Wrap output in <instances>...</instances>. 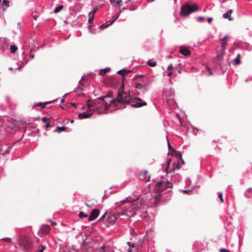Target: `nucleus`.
<instances>
[{
    "label": "nucleus",
    "mask_w": 252,
    "mask_h": 252,
    "mask_svg": "<svg viewBox=\"0 0 252 252\" xmlns=\"http://www.w3.org/2000/svg\"><path fill=\"white\" fill-rule=\"evenodd\" d=\"M126 203H128V205L126 206V208L123 210L122 214L126 215L129 217L134 215L136 214V212L140 209L142 206L141 201L139 199H136L132 202H130L129 200H128L127 199L118 203V205L119 207H121V206Z\"/></svg>",
    "instance_id": "1"
},
{
    "label": "nucleus",
    "mask_w": 252,
    "mask_h": 252,
    "mask_svg": "<svg viewBox=\"0 0 252 252\" xmlns=\"http://www.w3.org/2000/svg\"><path fill=\"white\" fill-rule=\"evenodd\" d=\"M18 243L20 248L24 252H29L32 248V242L27 236H20Z\"/></svg>",
    "instance_id": "2"
},
{
    "label": "nucleus",
    "mask_w": 252,
    "mask_h": 252,
    "mask_svg": "<svg viewBox=\"0 0 252 252\" xmlns=\"http://www.w3.org/2000/svg\"><path fill=\"white\" fill-rule=\"evenodd\" d=\"M131 100V96L129 92L126 93L123 92L121 93L120 96L119 97V94H118L117 98L111 100L110 105H115L116 102H119L122 104H127L130 103Z\"/></svg>",
    "instance_id": "3"
},
{
    "label": "nucleus",
    "mask_w": 252,
    "mask_h": 252,
    "mask_svg": "<svg viewBox=\"0 0 252 252\" xmlns=\"http://www.w3.org/2000/svg\"><path fill=\"white\" fill-rule=\"evenodd\" d=\"M198 10V6L196 4L190 5L189 3H186L181 8L180 15L182 17H186L192 12Z\"/></svg>",
    "instance_id": "4"
},
{
    "label": "nucleus",
    "mask_w": 252,
    "mask_h": 252,
    "mask_svg": "<svg viewBox=\"0 0 252 252\" xmlns=\"http://www.w3.org/2000/svg\"><path fill=\"white\" fill-rule=\"evenodd\" d=\"M98 100V99L94 100L89 99L87 101V106L90 111H98L99 107L97 106Z\"/></svg>",
    "instance_id": "5"
},
{
    "label": "nucleus",
    "mask_w": 252,
    "mask_h": 252,
    "mask_svg": "<svg viewBox=\"0 0 252 252\" xmlns=\"http://www.w3.org/2000/svg\"><path fill=\"white\" fill-rule=\"evenodd\" d=\"M166 188L167 187L165 186V182L161 181L156 184L155 190L156 192L161 193V192Z\"/></svg>",
    "instance_id": "6"
},
{
    "label": "nucleus",
    "mask_w": 252,
    "mask_h": 252,
    "mask_svg": "<svg viewBox=\"0 0 252 252\" xmlns=\"http://www.w3.org/2000/svg\"><path fill=\"white\" fill-rule=\"evenodd\" d=\"M225 53V50H221L220 52H218L217 55L214 59V62L219 64H220V63L221 62L223 59V57Z\"/></svg>",
    "instance_id": "7"
},
{
    "label": "nucleus",
    "mask_w": 252,
    "mask_h": 252,
    "mask_svg": "<svg viewBox=\"0 0 252 252\" xmlns=\"http://www.w3.org/2000/svg\"><path fill=\"white\" fill-rule=\"evenodd\" d=\"M135 100H137L138 101L135 102L134 104H132L131 105V107L133 108H138L141 107L142 106H144L147 105V103L144 101H143L140 98H135Z\"/></svg>",
    "instance_id": "8"
},
{
    "label": "nucleus",
    "mask_w": 252,
    "mask_h": 252,
    "mask_svg": "<svg viewBox=\"0 0 252 252\" xmlns=\"http://www.w3.org/2000/svg\"><path fill=\"white\" fill-rule=\"evenodd\" d=\"M122 11V10H120L119 13H118V14L117 15L116 17H115V18L112 17L113 19L112 20H110L109 21L107 22L106 23L103 24V25H101L100 26V29H101V30H103V29L106 28L107 27H108L109 26L112 24L116 21V20L119 17L120 13H121Z\"/></svg>",
    "instance_id": "9"
},
{
    "label": "nucleus",
    "mask_w": 252,
    "mask_h": 252,
    "mask_svg": "<svg viewBox=\"0 0 252 252\" xmlns=\"http://www.w3.org/2000/svg\"><path fill=\"white\" fill-rule=\"evenodd\" d=\"M168 148H169V150L172 152L171 153V155H172L173 153L175 154H176V156L177 157H179V159L181 160L183 163V164H184V161L183 160V159H182V155L180 153V152H178L176 150H175L172 147V146L171 145L170 142L168 141Z\"/></svg>",
    "instance_id": "10"
},
{
    "label": "nucleus",
    "mask_w": 252,
    "mask_h": 252,
    "mask_svg": "<svg viewBox=\"0 0 252 252\" xmlns=\"http://www.w3.org/2000/svg\"><path fill=\"white\" fill-rule=\"evenodd\" d=\"M99 214V211L97 209H94L91 212L90 216L88 219L89 221H92L97 218Z\"/></svg>",
    "instance_id": "11"
},
{
    "label": "nucleus",
    "mask_w": 252,
    "mask_h": 252,
    "mask_svg": "<svg viewBox=\"0 0 252 252\" xmlns=\"http://www.w3.org/2000/svg\"><path fill=\"white\" fill-rule=\"evenodd\" d=\"M228 40V36L226 35L223 38H220V44L222 47L221 50H225L226 49V46L227 45V42Z\"/></svg>",
    "instance_id": "12"
},
{
    "label": "nucleus",
    "mask_w": 252,
    "mask_h": 252,
    "mask_svg": "<svg viewBox=\"0 0 252 252\" xmlns=\"http://www.w3.org/2000/svg\"><path fill=\"white\" fill-rule=\"evenodd\" d=\"M148 83L147 82L137 83L135 88L138 89H142L144 91H147L148 90Z\"/></svg>",
    "instance_id": "13"
},
{
    "label": "nucleus",
    "mask_w": 252,
    "mask_h": 252,
    "mask_svg": "<svg viewBox=\"0 0 252 252\" xmlns=\"http://www.w3.org/2000/svg\"><path fill=\"white\" fill-rule=\"evenodd\" d=\"M180 53L186 56H189L191 54L190 51L188 48L182 46L180 48Z\"/></svg>",
    "instance_id": "14"
},
{
    "label": "nucleus",
    "mask_w": 252,
    "mask_h": 252,
    "mask_svg": "<svg viewBox=\"0 0 252 252\" xmlns=\"http://www.w3.org/2000/svg\"><path fill=\"white\" fill-rule=\"evenodd\" d=\"M155 195L154 196V204L156 206H158L160 201V199L161 196V193L159 192L155 193Z\"/></svg>",
    "instance_id": "15"
},
{
    "label": "nucleus",
    "mask_w": 252,
    "mask_h": 252,
    "mask_svg": "<svg viewBox=\"0 0 252 252\" xmlns=\"http://www.w3.org/2000/svg\"><path fill=\"white\" fill-rule=\"evenodd\" d=\"M233 10L230 9L226 13L223 14V17L225 19H228L229 21H232L233 18L231 16V14L233 13Z\"/></svg>",
    "instance_id": "16"
},
{
    "label": "nucleus",
    "mask_w": 252,
    "mask_h": 252,
    "mask_svg": "<svg viewBox=\"0 0 252 252\" xmlns=\"http://www.w3.org/2000/svg\"><path fill=\"white\" fill-rule=\"evenodd\" d=\"M42 233L47 234L50 231V227L47 224L43 225L40 229Z\"/></svg>",
    "instance_id": "17"
},
{
    "label": "nucleus",
    "mask_w": 252,
    "mask_h": 252,
    "mask_svg": "<svg viewBox=\"0 0 252 252\" xmlns=\"http://www.w3.org/2000/svg\"><path fill=\"white\" fill-rule=\"evenodd\" d=\"M9 1L7 0H3L2 3L0 4L1 6L4 11L6 10V8L9 6Z\"/></svg>",
    "instance_id": "18"
},
{
    "label": "nucleus",
    "mask_w": 252,
    "mask_h": 252,
    "mask_svg": "<svg viewBox=\"0 0 252 252\" xmlns=\"http://www.w3.org/2000/svg\"><path fill=\"white\" fill-rule=\"evenodd\" d=\"M96 203V201L94 199H90L88 200L87 202L85 203L86 205L89 207V208H92L94 207L95 203Z\"/></svg>",
    "instance_id": "19"
},
{
    "label": "nucleus",
    "mask_w": 252,
    "mask_h": 252,
    "mask_svg": "<svg viewBox=\"0 0 252 252\" xmlns=\"http://www.w3.org/2000/svg\"><path fill=\"white\" fill-rule=\"evenodd\" d=\"M92 114H88L86 112H83L82 113H80L78 114V119H83L85 118H88L91 117Z\"/></svg>",
    "instance_id": "20"
},
{
    "label": "nucleus",
    "mask_w": 252,
    "mask_h": 252,
    "mask_svg": "<svg viewBox=\"0 0 252 252\" xmlns=\"http://www.w3.org/2000/svg\"><path fill=\"white\" fill-rule=\"evenodd\" d=\"M120 213L117 214V215H111L108 217V219L109 220L110 222H114L116 219L120 217Z\"/></svg>",
    "instance_id": "21"
},
{
    "label": "nucleus",
    "mask_w": 252,
    "mask_h": 252,
    "mask_svg": "<svg viewBox=\"0 0 252 252\" xmlns=\"http://www.w3.org/2000/svg\"><path fill=\"white\" fill-rule=\"evenodd\" d=\"M110 1L114 6H116L117 4L121 5L123 2L122 0H110Z\"/></svg>",
    "instance_id": "22"
},
{
    "label": "nucleus",
    "mask_w": 252,
    "mask_h": 252,
    "mask_svg": "<svg viewBox=\"0 0 252 252\" xmlns=\"http://www.w3.org/2000/svg\"><path fill=\"white\" fill-rule=\"evenodd\" d=\"M99 252H113L110 249L106 247V246H102L99 250Z\"/></svg>",
    "instance_id": "23"
},
{
    "label": "nucleus",
    "mask_w": 252,
    "mask_h": 252,
    "mask_svg": "<svg viewBox=\"0 0 252 252\" xmlns=\"http://www.w3.org/2000/svg\"><path fill=\"white\" fill-rule=\"evenodd\" d=\"M130 72V71H129L128 70L122 69V70H120L118 71L117 72V73L120 74V75H121L123 76V78L124 75H125L126 74H128Z\"/></svg>",
    "instance_id": "24"
},
{
    "label": "nucleus",
    "mask_w": 252,
    "mask_h": 252,
    "mask_svg": "<svg viewBox=\"0 0 252 252\" xmlns=\"http://www.w3.org/2000/svg\"><path fill=\"white\" fill-rule=\"evenodd\" d=\"M124 80H125V78H124V77H123V79H122L123 83H122L121 87L119 88L118 92V94H119V97L120 96L121 93L125 92L124 91V87H125L124 84Z\"/></svg>",
    "instance_id": "25"
},
{
    "label": "nucleus",
    "mask_w": 252,
    "mask_h": 252,
    "mask_svg": "<svg viewBox=\"0 0 252 252\" xmlns=\"http://www.w3.org/2000/svg\"><path fill=\"white\" fill-rule=\"evenodd\" d=\"M110 70V68L107 67L104 69H102L100 70L99 74L101 76L104 75L106 73L108 72Z\"/></svg>",
    "instance_id": "26"
},
{
    "label": "nucleus",
    "mask_w": 252,
    "mask_h": 252,
    "mask_svg": "<svg viewBox=\"0 0 252 252\" xmlns=\"http://www.w3.org/2000/svg\"><path fill=\"white\" fill-rule=\"evenodd\" d=\"M148 172L147 171H143L141 172L140 174V178L141 180H143L145 179V177L148 175Z\"/></svg>",
    "instance_id": "27"
},
{
    "label": "nucleus",
    "mask_w": 252,
    "mask_h": 252,
    "mask_svg": "<svg viewBox=\"0 0 252 252\" xmlns=\"http://www.w3.org/2000/svg\"><path fill=\"white\" fill-rule=\"evenodd\" d=\"M241 55L240 54L237 55V57L234 60L233 64L238 65L240 63Z\"/></svg>",
    "instance_id": "28"
},
{
    "label": "nucleus",
    "mask_w": 252,
    "mask_h": 252,
    "mask_svg": "<svg viewBox=\"0 0 252 252\" xmlns=\"http://www.w3.org/2000/svg\"><path fill=\"white\" fill-rule=\"evenodd\" d=\"M251 194H252V188H250L245 192V195L247 197H250Z\"/></svg>",
    "instance_id": "29"
},
{
    "label": "nucleus",
    "mask_w": 252,
    "mask_h": 252,
    "mask_svg": "<svg viewBox=\"0 0 252 252\" xmlns=\"http://www.w3.org/2000/svg\"><path fill=\"white\" fill-rule=\"evenodd\" d=\"M167 162V167H166V171L167 173H168L171 172V171H169V165L170 164V162H171V158H168Z\"/></svg>",
    "instance_id": "30"
},
{
    "label": "nucleus",
    "mask_w": 252,
    "mask_h": 252,
    "mask_svg": "<svg viewBox=\"0 0 252 252\" xmlns=\"http://www.w3.org/2000/svg\"><path fill=\"white\" fill-rule=\"evenodd\" d=\"M63 5H59V6L57 7L55 10H54V12L55 13H58L60 11H61L63 9Z\"/></svg>",
    "instance_id": "31"
},
{
    "label": "nucleus",
    "mask_w": 252,
    "mask_h": 252,
    "mask_svg": "<svg viewBox=\"0 0 252 252\" xmlns=\"http://www.w3.org/2000/svg\"><path fill=\"white\" fill-rule=\"evenodd\" d=\"M10 49L11 53H14L17 51V47L15 45H11Z\"/></svg>",
    "instance_id": "32"
},
{
    "label": "nucleus",
    "mask_w": 252,
    "mask_h": 252,
    "mask_svg": "<svg viewBox=\"0 0 252 252\" xmlns=\"http://www.w3.org/2000/svg\"><path fill=\"white\" fill-rule=\"evenodd\" d=\"M147 64L149 66H152V67H154L157 65V63H156V62H155V61L152 62L151 61H148L147 62Z\"/></svg>",
    "instance_id": "33"
},
{
    "label": "nucleus",
    "mask_w": 252,
    "mask_h": 252,
    "mask_svg": "<svg viewBox=\"0 0 252 252\" xmlns=\"http://www.w3.org/2000/svg\"><path fill=\"white\" fill-rule=\"evenodd\" d=\"M107 97H110V94H109L107 96H103V97H99L98 98V99H100V100H102L103 101H104V106L105 107V108H106L107 107V103L104 100V99L106 98Z\"/></svg>",
    "instance_id": "34"
},
{
    "label": "nucleus",
    "mask_w": 252,
    "mask_h": 252,
    "mask_svg": "<svg viewBox=\"0 0 252 252\" xmlns=\"http://www.w3.org/2000/svg\"><path fill=\"white\" fill-rule=\"evenodd\" d=\"M173 164V168L171 170V171H174L176 169H178L180 168V166L179 165L178 163H177L176 162H174Z\"/></svg>",
    "instance_id": "35"
},
{
    "label": "nucleus",
    "mask_w": 252,
    "mask_h": 252,
    "mask_svg": "<svg viewBox=\"0 0 252 252\" xmlns=\"http://www.w3.org/2000/svg\"><path fill=\"white\" fill-rule=\"evenodd\" d=\"M50 102H46V103H41L37 104V106H40L42 108H44L46 107V105L49 103Z\"/></svg>",
    "instance_id": "36"
},
{
    "label": "nucleus",
    "mask_w": 252,
    "mask_h": 252,
    "mask_svg": "<svg viewBox=\"0 0 252 252\" xmlns=\"http://www.w3.org/2000/svg\"><path fill=\"white\" fill-rule=\"evenodd\" d=\"M79 216L81 218H85L87 217V215L85 214L83 212H80Z\"/></svg>",
    "instance_id": "37"
},
{
    "label": "nucleus",
    "mask_w": 252,
    "mask_h": 252,
    "mask_svg": "<svg viewBox=\"0 0 252 252\" xmlns=\"http://www.w3.org/2000/svg\"><path fill=\"white\" fill-rule=\"evenodd\" d=\"M97 9H98V8L97 7L94 8L93 10L90 13L89 15H94V14L96 12Z\"/></svg>",
    "instance_id": "38"
},
{
    "label": "nucleus",
    "mask_w": 252,
    "mask_h": 252,
    "mask_svg": "<svg viewBox=\"0 0 252 252\" xmlns=\"http://www.w3.org/2000/svg\"><path fill=\"white\" fill-rule=\"evenodd\" d=\"M206 69L207 70L209 75H213L212 71L211 69L208 66H207L206 67Z\"/></svg>",
    "instance_id": "39"
},
{
    "label": "nucleus",
    "mask_w": 252,
    "mask_h": 252,
    "mask_svg": "<svg viewBox=\"0 0 252 252\" xmlns=\"http://www.w3.org/2000/svg\"><path fill=\"white\" fill-rule=\"evenodd\" d=\"M66 129V127L63 126H58L56 130V131H64Z\"/></svg>",
    "instance_id": "40"
},
{
    "label": "nucleus",
    "mask_w": 252,
    "mask_h": 252,
    "mask_svg": "<svg viewBox=\"0 0 252 252\" xmlns=\"http://www.w3.org/2000/svg\"><path fill=\"white\" fill-rule=\"evenodd\" d=\"M165 186L167 187V188H172V185L171 183L168 182L165 183Z\"/></svg>",
    "instance_id": "41"
},
{
    "label": "nucleus",
    "mask_w": 252,
    "mask_h": 252,
    "mask_svg": "<svg viewBox=\"0 0 252 252\" xmlns=\"http://www.w3.org/2000/svg\"><path fill=\"white\" fill-rule=\"evenodd\" d=\"M219 198L220 199L221 202L222 203L224 202V200L222 196V194L221 193H219Z\"/></svg>",
    "instance_id": "42"
},
{
    "label": "nucleus",
    "mask_w": 252,
    "mask_h": 252,
    "mask_svg": "<svg viewBox=\"0 0 252 252\" xmlns=\"http://www.w3.org/2000/svg\"><path fill=\"white\" fill-rule=\"evenodd\" d=\"M89 16H90V17H89L88 21L90 23H91L94 20V15H89Z\"/></svg>",
    "instance_id": "43"
},
{
    "label": "nucleus",
    "mask_w": 252,
    "mask_h": 252,
    "mask_svg": "<svg viewBox=\"0 0 252 252\" xmlns=\"http://www.w3.org/2000/svg\"><path fill=\"white\" fill-rule=\"evenodd\" d=\"M127 245L130 248H134L135 247V245L134 244H131L130 242H127Z\"/></svg>",
    "instance_id": "44"
},
{
    "label": "nucleus",
    "mask_w": 252,
    "mask_h": 252,
    "mask_svg": "<svg viewBox=\"0 0 252 252\" xmlns=\"http://www.w3.org/2000/svg\"><path fill=\"white\" fill-rule=\"evenodd\" d=\"M220 252H230L229 251H228L224 248L221 249L220 250Z\"/></svg>",
    "instance_id": "45"
},
{
    "label": "nucleus",
    "mask_w": 252,
    "mask_h": 252,
    "mask_svg": "<svg viewBox=\"0 0 252 252\" xmlns=\"http://www.w3.org/2000/svg\"><path fill=\"white\" fill-rule=\"evenodd\" d=\"M42 120L44 122H47L48 123V121H49V119L48 118H47L46 117H43L42 118Z\"/></svg>",
    "instance_id": "46"
},
{
    "label": "nucleus",
    "mask_w": 252,
    "mask_h": 252,
    "mask_svg": "<svg viewBox=\"0 0 252 252\" xmlns=\"http://www.w3.org/2000/svg\"><path fill=\"white\" fill-rule=\"evenodd\" d=\"M167 69H168V70H173V65H172V64H170V65L168 67Z\"/></svg>",
    "instance_id": "47"
},
{
    "label": "nucleus",
    "mask_w": 252,
    "mask_h": 252,
    "mask_svg": "<svg viewBox=\"0 0 252 252\" xmlns=\"http://www.w3.org/2000/svg\"><path fill=\"white\" fill-rule=\"evenodd\" d=\"M2 240L8 242H11V239L10 238H4V239H2Z\"/></svg>",
    "instance_id": "48"
},
{
    "label": "nucleus",
    "mask_w": 252,
    "mask_h": 252,
    "mask_svg": "<svg viewBox=\"0 0 252 252\" xmlns=\"http://www.w3.org/2000/svg\"><path fill=\"white\" fill-rule=\"evenodd\" d=\"M204 19V17H202V16H200V17H198V20L199 21L201 22L202 21H203V20Z\"/></svg>",
    "instance_id": "49"
},
{
    "label": "nucleus",
    "mask_w": 252,
    "mask_h": 252,
    "mask_svg": "<svg viewBox=\"0 0 252 252\" xmlns=\"http://www.w3.org/2000/svg\"><path fill=\"white\" fill-rule=\"evenodd\" d=\"M183 191L185 193H188L191 192V190H184Z\"/></svg>",
    "instance_id": "50"
},
{
    "label": "nucleus",
    "mask_w": 252,
    "mask_h": 252,
    "mask_svg": "<svg viewBox=\"0 0 252 252\" xmlns=\"http://www.w3.org/2000/svg\"><path fill=\"white\" fill-rule=\"evenodd\" d=\"M106 216V213H105V214H104V215L101 217V218H100V220H103V219L104 218H105Z\"/></svg>",
    "instance_id": "51"
},
{
    "label": "nucleus",
    "mask_w": 252,
    "mask_h": 252,
    "mask_svg": "<svg viewBox=\"0 0 252 252\" xmlns=\"http://www.w3.org/2000/svg\"><path fill=\"white\" fill-rule=\"evenodd\" d=\"M50 126H51V125H50L49 122L47 123L46 125H45L46 128L49 127Z\"/></svg>",
    "instance_id": "52"
},
{
    "label": "nucleus",
    "mask_w": 252,
    "mask_h": 252,
    "mask_svg": "<svg viewBox=\"0 0 252 252\" xmlns=\"http://www.w3.org/2000/svg\"><path fill=\"white\" fill-rule=\"evenodd\" d=\"M50 221L51 222V224L53 226H55L57 224L56 222H55L52 220H50Z\"/></svg>",
    "instance_id": "53"
},
{
    "label": "nucleus",
    "mask_w": 252,
    "mask_h": 252,
    "mask_svg": "<svg viewBox=\"0 0 252 252\" xmlns=\"http://www.w3.org/2000/svg\"><path fill=\"white\" fill-rule=\"evenodd\" d=\"M212 21H213V18H209L208 19V22L209 23H211Z\"/></svg>",
    "instance_id": "54"
},
{
    "label": "nucleus",
    "mask_w": 252,
    "mask_h": 252,
    "mask_svg": "<svg viewBox=\"0 0 252 252\" xmlns=\"http://www.w3.org/2000/svg\"><path fill=\"white\" fill-rule=\"evenodd\" d=\"M41 249L42 250L44 251L45 249V246H41Z\"/></svg>",
    "instance_id": "55"
},
{
    "label": "nucleus",
    "mask_w": 252,
    "mask_h": 252,
    "mask_svg": "<svg viewBox=\"0 0 252 252\" xmlns=\"http://www.w3.org/2000/svg\"><path fill=\"white\" fill-rule=\"evenodd\" d=\"M172 73L171 72H169L168 73L167 76H168L170 77V76H172Z\"/></svg>",
    "instance_id": "56"
},
{
    "label": "nucleus",
    "mask_w": 252,
    "mask_h": 252,
    "mask_svg": "<svg viewBox=\"0 0 252 252\" xmlns=\"http://www.w3.org/2000/svg\"><path fill=\"white\" fill-rule=\"evenodd\" d=\"M143 77V76H141V75H137V76H136V77H135V78H134V79H135L137 78L138 77Z\"/></svg>",
    "instance_id": "57"
},
{
    "label": "nucleus",
    "mask_w": 252,
    "mask_h": 252,
    "mask_svg": "<svg viewBox=\"0 0 252 252\" xmlns=\"http://www.w3.org/2000/svg\"><path fill=\"white\" fill-rule=\"evenodd\" d=\"M154 0H147V1H148V2H152V1H154Z\"/></svg>",
    "instance_id": "58"
},
{
    "label": "nucleus",
    "mask_w": 252,
    "mask_h": 252,
    "mask_svg": "<svg viewBox=\"0 0 252 252\" xmlns=\"http://www.w3.org/2000/svg\"><path fill=\"white\" fill-rule=\"evenodd\" d=\"M71 105L72 106H73L74 107H76V105H75V103H72Z\"/></svg>",
    "instance_id": "59"
},
{
    "label": "nucleus",
    "mask_w": 252,
    "mask_h": 252,
    "mask_svg": "<svg viewBox=\"0 0 252 252\" xmlns=\"http://www.w3.org/2000/svg\"><path fill=\"white\" fill-rule=\"evenodd\" d=\"M43 251L41 249L39 250V252H43Z\"/></svg>",
    "instance_id": "60"
},
{
    "label": "nucleus",
    "mask_w": 252,
    "mask_h": 252,
    "mask_svg": "<svg viewBox=\"0 0 252 252\" xmlns=\"http://www.w3.org/2000/svg\"><path fill=\"white\" fill-rule=\"evenodd\" d=\"M178 72H179V73H182L181 70H179L178 71Z\"/></svg>",
    "instance_id": "61"
},
{
    "label": "nucleus",
    "mask_w": 252,
    "mask_h": 252,
    "mask_svg": "<svg viewBox=\"0 0 252 252\" xmlns=\"http://www.w3.org/2000/svg\"><path fill=\"white\" fill-rule=\"evenodd\" d=\"M63 102H64V99H62V100H61V102H62V103H63Z\"/></svg>",
    "instance_id": "62"
},
{
    "label": "nucleus",
    "mask_w": 252,
    "mask_h": 252,
    "mask_svg": "<svg viewBox=\"0 0 252 252\" xmlns=\"http://www.w3.org/2000/svg\"><path fill=\"white\" fill-rule=\"evenodd\" d=\"M33 18H34L35 20H36V17L35 16H33Z\"/></svg>",
    "instance_id": "63"
},
{
    "label": "nucleus",
    "mask_w": 252,
    "mask_h": 252,
    "mask_svg": "<svg viewBox=\"0 0 252 252\" xmlns=\"http://www.w3.org/2000/svg\"><path fill=\"white\" fill-rule=\"evenodd\" d=\"M128 252H132L131 250H129Z\"/></svg>",
    "instance_id": "64"
}]
</instances>
